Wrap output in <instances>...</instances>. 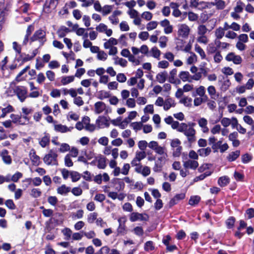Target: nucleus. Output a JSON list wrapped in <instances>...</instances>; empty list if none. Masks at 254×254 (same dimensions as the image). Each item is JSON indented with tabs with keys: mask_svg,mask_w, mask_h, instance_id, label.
<instances>
[{
	"mask_svg": "<svg viewBox=\"0 0 254 254\" xmlns=\"http://www.w3.org/2000/svg\"><path fill=\"white\" fill-rule=\"evenodd\" d=\"M195 51L199 54L201 59H205L206 58V55L204 51L197 44L195 45Z\"/></svg>",
	"mask_w": 254,
	"mask_h": 254,
	"instance_id": "36",
	"label": "nucleus"
},
{
	"mask_svg": "<svg viewBox=\"0 0 254 254\" xmlns=\"http://www.w3.org/2000/svg\"><path fill=\"white\" fill-rule=\"evenodd\" d=\"M42 194V192L39 189L33 188L31 190L30 195L34 198L40 197Z\"/></svg>",
	"mask_w": 254,
	"mask_h": 254,
	"instance_id": "38",
	"label": "nucleus"
},
{
	"mask_svg": "<svg viewBox=\"0 0 254 254\" xmlns=\"http://www.w3.org/2000/svg\"><path fill=\"white\" fill-rule=\"evenodd\" d=\"M184 167L185 169H196L198 167V163L196 160H189L184 162Z\"/></svg>",
	"mask_w": 254,
	"mask_h": 254,
	"instance_id": "11",
	"label": "nucleus"
},
{
	"mask_svg": "<svg viewBox=\"0 0 254 254\" xmlns=\"http://www.w3.org/2000/svg\"><path fill=\"white\" fill-rule=\"evenodd\" d=\"M71 31V30L68 28H67L64 26H62L58 30L57 33L60 38H63L65 36L66 33H69Z\"/></svg>",
	"mask_w": 254,
	"mask_h": 254,
	"instance_id": "18",
	"label": "nucleus"
},
{
	"mask_svg": "<svg viewBox=\"0 0 254 254\" xmlns=\"http://www.w3.org/2000/svg\"><path fill=\"white\" fill-rule=\"evenodd\" d=\"M84 211L82 209H79L76 213H72L71 217L73 219H80L83 217Z\"/></svg>",
	"mask_w": 254,
	"mask_h": 254,
	"instance_id": "40",
	"label": "nucleus"
},
{
	"mask_svg": "<svg viewBox=\"0 0 254 254\" xmlns=\"http://www.w3.org/2000/svg\"><path fill=\"white\" fill-rule=\"evenodd\" d=\"M137 112L136 111H131L129 112L128 117L124 119L123 122L126 123V125L127 126V125L130 122V121L135 118Z\"/></svg>",
	"mask_w": 254,
	"mask_h": 254,
	"instance_id": "34",
	"label": "nucleus"
},
{
	"mask_svg": "<svg viewBox=\"0 0 254 254\" xmlns=\"http://www.w3.org/2000/svg\"><path fill=\"white\" fill-rule=\"evenodd\" d=\"M22 176L23 175L21 172H17L12 176L11 180L14 182H17Z\"/></svg>",
	"mask_w": 254,
	"mask_h": 254,
	"instance_id": "61",
	"label": "nucleus"
},
{
	"mask_svg": "<svg viewBox=\"0 0 254 254\" xmlns=\"http://www.w3.org/2000/svg\"><path fill=\"white\" fill-rule=\"evenodd\" d=\"M177 69L176 68L173 69L170 72V76L169 77V81L170 83H174L175 82V76L177 74Z\"/></svg>",
	"mask_w": 254,
	"mask_h": 254,
	"instance_id": "45",
	"label": "nucleus"
},
{
	"mask_svg": "<svg viewBox=\"0 0 254 254\" xmlns=\"http://www.w3.org/2000/svg\"><path fill=\"white\" fill-rule=\"evenodd\" d=\"M96 123L99 128L103 126L106 127H109L110 124L109 123V119L104 116H100L96 121Z\"/></svg>",
	"mask_w": 254,
	"mask_h": 254,
	"instance_id": "9",
	"label": "nucleus"
},
{
	"mask_svg": "<svg viewBox=\"0 0 254 254\" xmlns=\"http://www.w3.org/2000/svg\"><path fill=\"white\" fill-rule=\"evenodd\" d=\"M118 221L119 222V225L117 229V233L118 234H121L122 235H124L126 233V226L125 224H121V218H119L118 219Z\"/></svg>",
	"mask_w": 254,
	"mask_h": 254,
	"instance_id": "30",
	"label": "nucleus"
},
{
	"mask_svg": "<svg viewBox=\"0 0 254 254\" xmlns=\"http://www.w3.org/2000/svg\"><path fill=\"white\" fill-rule=\"evenodd\" d=\"M0 110H1L2 112V114L0 115V118H4L7 114L14 111V109L13 106L10 104L5 108H2L0 107Z\"/></svg>",
	"mask_w": 254,
	"mask_h": 254,
	"instance_id": "14",
	"label": "nucleus"
},
{
	"mask_svg": "<svg viewBox=\"0 0 254 254\" xmlns=\"http://www.w3.org/2000/svg\"><path fill=\"white\" fill-rule=\"evenodd\" d=\"M195 92V94H193V96H195L196 95L202 96L205 93V89L204 86H200L196 89Z\"/></svg>",
	"mask_w": 254,
	"mask_h": 254,
	"instance_id": "41",
	"label": "nucleus"
},
{
	"mask_svg": "<svg viewBox=\"0 0 254 254\" xmlns=\"http://www.w3.org/2000/svg\"><path fill=\"white\" fill-rule=\"evenodd\" d=\"M200 201V197L198 195H194L190 197L189 204L190 205H195L197 204Z\"/></svg>",
	"mask_w": 254,
	"mask_h": 254,
	"instance_id": "35",
	"label": "nucleus"
},
{
	"mask_svg": "<svg viewBox=\"0 0 254 254\" xmlns=\"http://www.w3.org/2000/svg\"><path fill=\"white\" fill-rule=\"evenodd\" d=\"M158 23L157 21H152L149 22L147 24L146 26V28L147 30L150 31L152 30L155 28H156L157 26Z\"/></svg>",
	"mask_w": 254,
	"mask_h": 254,
	"instance_id": "54",
	"label": "nucleus"
},
{
	"mask_svg": "<svg viewBox=\"0 0 254 254\" xmlns=\"http://www.w3.org/2000/svg\"><path fill=\"white\" fill-rule=\"evenodd\" d=\"M23 55H25V57L23 58L22 62L20 63L18 66L22 65L25 63L31 61L34 59L33 56L32 55L30 56L29 55L26 54L25 53H23Z\"/></svg>",
	"mask_w": 254,
	"mask_h": 254,
	"instance_id": "46",
	"label": "nucleus"
},
{
	"mask_svg": "<svg viewBox=\"0 0 254 254\" xmlns=\"http://www.w3.org/2000/svg\"><path fill=\"white\" fill-rule=\"evenodd\" d=\"M215 4L218 9H223L225 7V2L223 0H218Z\"/></svg>",
	"mask_w": 254,
	"mask_h": 254,
	"instance_id": "64",
	"label": "nucleus"
},
{
	"mask_svg": "<svg viewBox=\"0 0 254 254\" xmlns=\"http://www.w3.org/2000/svg\"><path fill=\"white\" fill-rule=\"evenodd\" d=\"M190 73L188 71H181L179 74L180 78L183 81H187L189 79Z\"/></svg>",
	"mask_w": 254,
	"mask_h": 254,
	"instance_id": "48",
	"label": "nucleus"
},
{
	"mask_svg": "<svg viewBox=\"0 0 254 254\" xmlns=\"http://www.w3.org/2000/svg\"><path fill=\"white\" fill-rule=\"evenodd\" d=\"M145 217L143 215L138 212H132L130 214L129 220L131 222H135L138 220L147 221L149 219V216L147 214H144Z\"/></svg>",
	"mask_w": 254,
	"mask_h": 254,
	"instance_id": "6",
	"label": "nucleus"
},
{
	"mask_svg": "<svg viewBox=\"0 0 254 254\" xmlns=\"http://www.w3.org/2000/svg\"><path fill=\"white\" fill-rule=\"evenodd\" d=\"M142 151L136 152V153L135 158L138 160V161H140L146 157V154L145 152L143 150Z\"/></svg>",
	"mask_w": 254,
	"mask_h": 254,
	"instance_id": "55",
	"label": "nucleus"
},
{
	"mask_svg": "<svg viewBox=\"0 0 254 254\" xmlns=\"http://www.w3.org/2000/svg\"><path fill=\"white\" fill-rule=\"evenodd\" d=\"M70 176L71 178L72 182H76L80 180L81 175L76 171H71L70 172Z\"/></svg>",
	"mask_w": 254,
	"mask_h": 254,
	"instance_id": "33",
	"label": "nucleus"
},
{
	"mask_svg": "<svg viewBox=\"0 0 254 254\" xmlns=\"http://www.w3.org/2000/svg\"><path fill=\"white\" fill-rule=\"evenodd\" d=\"M236 219L233 216L229 217L225 222L226 225L228 229H232L234 226Z\"/></svg>",
	"mask_w": 254,
	"mask_h": 254,
	"instance_id": "29",
	"label": "nucleus"
},
{
	"mask_svg": "<svg viewBox=\"0 0 254 254\" xmlns=\"http://www.w3.org/2000/svg\"><path fill=\"white\" fill-rule=\"evenodd\" d=\"M98 164L97 167L99 169H104L106 167V158L100 155L98 157L97 160Z\"/></svg>",
	"mask_w": 254,
	"mask_h": 254,
	"instance_id": "22",
	"label": "nucleus"
},
{
	"mask_svg": "<svg viewBox=\"0 0 254 254\" xmlns=\"http://www.w3.org/2000/svg\"><path fill=\"white\" fill-rule=\"evenodd\" d=\"M215 35L217 37V39H221L224 35V29L221 27L217 28L215 31Z\"/></svg>",
	"mask_w": 254,
	"mask_h": 254,
	"instance_id": "47",
	"label": "nucleus"
},
{
	"mask_svg": "<svg viewBox=\"0 0 254 254\" xmlns=\"http://www.w3.org/2000/svg\"><path fill=\"white\" fill-rule=\"evenodd\" d=\"M94 107L96 113L99 114L105 110L106 105L104 102L98 101L95 103Z\"/></svg>",
	"mask_w": 254,
	"mask_h": 254,
	"instance_id": "13",
	"label": "nucleus"
},
{
	"mask_svg": "<svg viewBox=\"0 0 254 254\" xmlns=\"http://www.w3.org/2000/svg\"><path fill=\"white\" fill-rule=\"evenodd\" d=\"M112 183L115 190L117 191L123 190L125 187V184L123 180L120 178H115L112 180Z\"/></svg>",
	"mask_w": 254,
	"mask_h": 254,
	"instance_id": "7",
	"label": "nucleus"
},
{
	"mask_svg": "<svg viewBox=\"0 0 254 254\" xmlns=\"http://www.w3.org/2000/svg\"><path fill=\"white\" fill-rule=\"evenodd\" d=\"M217 47H215V44L211 43L207 47L206 51L208 54H212L217 52Z\"/></svg>",
	"mask_w": 254,
	"mask_h": 254,
	"instance_id": "31",
	"label": "nucleus"
},
{
	"mask_svg": "<svg viewBox=\"0 0 254 254\" xmlns=\"http://www.w3.org/2000/svg\"><path fill=\"white\" fill-rule=\"evenodd\" d=\"M57 157L58 154L54 152L52 149H51L49 153L46 154L43 158V161L47 165H58Z\"/></svg>",
	"mask_w": 254,
	"mask_h": 254,
	"instance_id": "4",
	"label": "nucleus"
},
{
	"mask_svg": "<svg viewBox=\"0 0 254 254\" xmlns=\"http://www.w3.org/2000/svg\"><path fill=\"white\" fill-rule=\"evenodd\" d=\"M98 213L97 212H93L90 213L88 216L87 220L89 223H92L97 219Z\"/></svg>",
	"mask_w": 254,
	"mask_h": 254,
	"instance_id": "50",
	"label": "nucleus"
},
{
	"mask_svg": "<svg viewBox=\"0 0 254 254\" xmlns=\"http://www.w3.org/2000/svg\"><path fill=\"white\" fill-rule=\"evenodd\" d=\"M46 32L41 29L36 30L32 37L30 38V44L34 41L39 40L40 43V46L44 45L46 39Z\"/></svg>",
	"mask_w": 254,
	"mask_h": 254,
	"instance_id": "3",
	"label": "nucleus"
},
{
	"mask_svg": "<svg viewBox=\"0 0 254 254\" xmlns=\"http://www.w3.org/2000/svg\"><path fill=\"white\" fill-rule=\"evenodd\" d=\"M5 205L9 209L14 210L16 208V205L12 199H9L5 201Z\"/></svg>",
	"mask_w": 254,
	"mask_h": 254,
	"instance_id": "43",
	"label": "nucleus"
},
{
	"mask_svg": "<svg viewBox=\"0 0 254 254\" xmlns=\"http://www.w3.org/2000/svg\"><path fill=\"white\" fill-rule=\"evenodd\" d=\"M70 188L66 187L65 185H62L57 189V192L61 195H66L70 191Z\"/></svg>",
	"mask_w": 254,
	"mask_h": 254,
	"instance_id": "17",
	"label": "nucleus"
},
{
	"mask_svg": "<svg viewBox=\"0 0 254 254\" xmlns=\"http://www.w3.org/2000/svg\"><path fill=\"white\" fill-rule=\"evenodd\" d=\"M111 122L114 126H119L122 129H124L126 127V125H124L123 121L122 122L121 117L117 118L116 119L112 120Z\"/></svg>",
	"mask_w": 254,
	"mask_h": 254,
	"instance_id": "26",
	"label": "nucleus"
},
{
	"mask_svg": "<svg viewBox=\"0 0 254 254\" xmlns=\"http://www.w3.org/2000/svg\"><path fill=\"white\" fill-rule=\"evenodd\" d=\"M163 166V163L159 162L158 161H156L153 168V171L155 172H161Z\"/></svg>",
	"mask_w": 254,
	"mask_h": 254,
	"instance_id": "51",
	"label": "nucleus"
},
{
	"mask_svg": "<svg viewBox=\"0 0 254 254\" xmlns=\"http://www.w3.org/2000/svg\"><path fill=\"white\" fill-rule=\"evenodd\" d=\"M110 97V94L108 92L104 90H100L98 92V98L100 100H103L104 99L108 98Z\"/></svg>",
	"mask_w": 254,
	"mask_h": 254,
	"instance_id": "37",
	"label": "nucleus"
},
{
	"mask_svg": "<svg viewBox=\"0 0 254 254\" xmlns=\"http://www.w3.org/2000/svg\"><path fill=\"white\" fill-rule=\"evenodd\" d=\"M105 199V195L102 193H97L94 197V200L100 202H102Z\"/></svg>",
	"mask_w": 254,
	"mask_h": 254,
	"instance_id": "58",
	"label": "nucleus"
},
{
	"mask_svg": "<svg viewBox=\"0 0 254 254\" xmlns=\"http://www.w3.org/2000/svg\"><path fill=\"white\" fill-rule=\"evenodd\" d=\"M252 159V156L248 153H246L242 156V161L244 164L249 163Z\"/></svg>",
	"mask_w": 254,
	"mask_h": 254,
	"instance_id": "44",
	"label": "nucleus"
},
{
	"mask_svg": "<svg viewBox=\"0 0 254 254\" xmlns=\"http://www.w3.org/2000/svg\"><path fill=\"white\" fill-rule=\"evenodd\" d=\"M71 192L75 196H79L82 193V190L79 187H74L71 190Z\"/></svg>",
	"mask_w": 254,
	"mask_h": 254,
	"instance_id": "62",
	"label": "nucleus"
},
{
	"mask_svg": "<svg viewBox=\"0 0 254 254\" xmlns=\"http://www.w3.org/2000/svg\"><path fill=\"white\" fill-rule=\"evenodd\" d=\"M50 136L49 133H45L40 141H39L40 145L43 148L50 144Z\"/></svg>",
	"mask_w": 254,
	"mask_h": 254,
	"instance_id": "16",
	"label": "nucleus"
},
{
	"mask_svg": "<svg viewBox=\"0 0 254 254\" xmlns=\"http://www.w3.org/2000/svg\"><path fill=\"white\" fill-rule=\"evenodd\" d=\"M121 14V11L120 10H115L113 12V14L109 16V19L111 22L112 24H117L119 22V19L116 17V16L118 15H120Z\"/></svg>",
	"mask_w": 254,
	"mask_h": 254,
	"instance_id": "25",
	"label": "nucleus"
},
{
	"mask_svg": "<svg viewBox=\"0 0 254 254\" xmlns=\"http://www.w3.org/2000/svg\"><path fill=\"white\" fill-rule=\"evenodd\" d=\"M211 152V148L209 147H207L205 148H200L197 150V153L201 157L207 156Z\"/></svg>",
	"mask_w": 254,
	"mask_h": 254,
	"instance_id": "24",
	"label": "nucleus"
},
{
	"mask_svg": "<svg viewBox=\"0 0 254 254\" xmlns=\"http://www.w3.org/2000/svg\"><path fill=\"white\" fill-rule=\"evenodd\" d=\"M178 131L183 132L187 137L188 142L190 146L196 141L195 130L192 127L188 128V126L186 123H181L180 127L178 128Z\"/></svg>",
	"mask_w": 254,
	"mask_h": 254,
	"instance_id": "2",
	"label": "nucleus"
},
{
	"mask_svg": "<svg viewBox=\"0 0 254 254\" xmlns=\"http://www.w3.org/2000/svg\"><path fill=\"white\" fill-rule=\"evenodd\" d=\"M240 151L239 150H236L231 152L227 157V160L229 162H233L235 161L240 156Z\"/></svg>",
	"mask_w": 254,
	"mask_h": 254,
	"instance_id": "21",
	"label": "nucleus"
},
{
	"mask_svg": "<svg viewBox=\"0 0 254 254\" xmlns=\"http://www.w3.org/2000/svg\"><path fill=\"white\" fill-rule=\"evenodd\" d=\"M180 102L183 103L186 107H190L191 106L192 99L185 97L182 99Z\"/></svg>",
	"mask_w": 254,
	"mask_h": 254,
	"instance_id": "39",
	"label": "nucleus"
},
{
	"mask_svg": "<svg viewBox=\"0 0 254 254\" xmlns=\"http://www.w3.org/2000/svg\"><path fill=\"white\" fill-rule=\"evenodd\" d=\"M82 177L86 181L90 182L92 181L91 174L88 171L83 172Z\"/></svg>",
	"mask_w": 254,
	"mask_h": 254,
	"instance_id": "59",
	"label": "nucleus"
},
{
	"mask_svg": "<svg viewBox=\"0 0 254 254\" xmlns=\"http://www.w3.org/2000/svg\"><path fill=\"white\" fill-rule=\"evenodd\" d=\"M168 73L166 71L160 72L156 75V79L160 83H164L167 79Z\"/></svg>",
	"mask_w": 254,
	"mask_h": 254,
	"instance_id": "20",
	"label": "nucleus"
},
{
	"mask_svg": "<svg viewBox=\"0 0 254 254\" xmlns=\"http://www.w3.org/2000/svg\"><path fill=\"white\" fill-rule=\"evenodd\" d=\"M54 129L56 131L62 133H64L70 130L66 126L62 124L55 125Z\"/></svg>",
	"mask_w": 254,
	"mask_h": 254,
	"instance_id": "27",
	"label": "nucleus"
},
{
	"mask_svg": "<svg viewBox=\"0 0 254 254\" xmlns=\"http://www.w3.org/2000/svg\"><path fill=\"white\" fill-rule=\"evenodd\" d=\"M3 162L6 164H10L12 162V159L10 155H8V151L6 149L2 150L0 154Z\"/></svg>",
	"mask_w": 254,
	"mask_h": 254,
	"instance_id": "12",
	"label": "nucleus"
},
{
	"mask_svg": "<svg viewBox=\"0 0 254 254\" xmlns=\"http://www.w3.org/2000/svg\"><path fill=\"white\" fill-rule=\"evenodd\" d=\"M168 38L165 36L160 37L159 41V45L161 48L166 47Z\"/></svg>",
	"mask_w": 254,
	"mask_h": 254,
	"instance_id": "56",
	"label": "nucleus"
},
{
	"mask_svg": "<svg viewBox=\"0 0 254 254\" xmlns=\"http://www.w3.org/2000/svg\"><path fill=\"white\" fill-rule=\"evenodd\" d=\"M48 202L51 205L56 206L58 202V199L56 196H49L48 197Z\"/></svg>",
	"mask_w": 254,
	"mask_h": 254,
	"instance_id": "49",
	"label": "nucleus"
},
{
	"mask_svg": "<svg viewBox=\"0 0 254 254\" xmlns=\"http://www.w3.org/2000/svg\"><path fill=\"white\" fill-rule=\"evenodd\" d=\"M113 6L110 5H105L104 6L102 10L103 15H106L109 14L112 10Z\"/></svg>",
	"mask_w": 254,
	"mask_h": 254,
	"instance_id": "53",
	"label": "nucleus"
},
{
	"mask_svg": "<svg viewBox=\"0 0 254 254\" xmlns=\"http://www.w3.org/2000/svg\"><path fill=\"white\" fill-rule=\"evenodd\" d=\"M65 165L67 167H71L73 166V163L70 158L69 154H67L64 157Z\"/></svg>",
	"mask_w": 254,
	"mask_h": 254,
	"instance_id": "63",
	"label": "nucleus"
},
{
	"mask_svg": "<svg viewBox=\"0 0 254 254\" xmlns=\"http://www.w3.org/2000/svg\"><path fill=\"white\" fill-rule=\"evenodd\" d=\"M74 80V76H63L61 79V83L63 85H65L69 83L73 82Z\"/></svg>",
	"mask_w": 254,
	"mask_h": 254,
	"instance_id": "32",
	"label": "nucleus"
},
{
	"mask_svg": "<svg viewBox=\"0 0 254 254\" xmlns=\"http://www.w3.org/2000/svg\"><path fill=\"white\" fill-rule=\"evenodd\" d=\"M207 29L204 25H200L198 27V34L199 35H205Z\"/></svg>",
	"mask_w": 254,
	"mask_h": 254,
	"instance_id": "57",
	"label": "nucleus"
},
{
	"mask_svg": "<svg viewBox=\"0 0 254 254\" xmlns=\"http://www.w3.org/2000/svg\"><path fill=\"white\" fill-rule=\"evenodd\" d=\"M30 156V158L33 165L37 166L40 165L41 163L40 158L38 155L36 154V151L34 149H33L31 150Z\"/></svg>",
	"mask_w": 254,
	"mask_h": 254,
	"instance_id": "10",
	"label": "nucleus"
},
{
	"mask_svg": "<svg viewBox=\"0 0 254 254\" xmlns=\"http://www.w3.org/2000/svg\"><path fill=\"white\" fill-rule=\"evenodd\" d=\"M176 106V103L172 98L169 97L166 99L164 102V109L165 111H167L170 109L171 107H175Z\"/></svg>",
	"mask_w": 254,
	"mask_h": 254,
	"instance_id": "15",
	"label": "nucleus"
},
{
	"mask_svg": "<svg viewBox=\"0 0 254 254\" xmlns=\"http://www.w3.org/2000/svg\"><path fill=\"white\" fill-rule=\"evenodd\" d=\"M14 92L17 96L18 99L21 102H23L28 97L27 88L23 86H16Z\"/></svg>",
	"mask_w": 254,
	"mask_h": 254,
	"instance_id": "5",
	"label": "nucleus"
},
{
	"mask_svg": "<svg viewBox=\"0 0 254 254\" xmlns=\"http://www.w3.org/2000/svg\"><path fill=\"white\" fill-rule=\"evenodd\" d=\"M154 244L152 241H147L144 246V250L146 252L152 251L154 250Z\"/></svg>",
	"mask_w": 254,
	"mask_h": 254,
	"instance_id": "28",
	"label": "nucleus"
},
{
	"mask_svg": "<svg viewBox=\"0 0 254 254\" xmlns=\"http://www.w3.org/2000/svg\"><path fill=\"white\" fill-rule=\"evenodd\" d=\"M190 31L189 27L185 24H181L178 30V35L183 38H187L188 37Z\"/></svg>",
	"mask_w": 254,
	"mask_h": 254,
	"instance_id": "8",
	"label": "nucleus"
},
{
	"mask_svg": "<svg viewBox=\"0 0 254 254\" xmlns=\"http://www.w3.org/2000/svg\"><path fill=\"white\" fill-rule=\"evenodd\" d=\"M63 234L66 237L65 239L66 240H69L71 237L72 234L71 230L68 228H65L62 231Z\"/></svg>",
	"mask_w": 254,
	"mask_h": 254,
	"instance_id": "42",
	"label": "nucleus"
},
{
	"mask_svg": "<svg viewBox=\"0 0 254 254\" xmlns=\"http://www.w3.org/2000/svg\"><path fill=\"white\" fill-rule=\"evenodd\" d=\"M55 217L50 218L45 222V229L48 232H50L55 227L63 224L64 219L62 213L56 212Z\"/></svg>",
	"mask_w": 254,
	"mask_h": 254,
	"instance_id": "1",
	"label": "nucleus"
},
{
	"mask_svg": "<svg viewBox=\"0 0 254 254\" xmlns=\"http://www.w3.org/2000/svg\"><path fill=\"white\" fill-rule=\"evenodd\" d=\"M152 56L156 59H159L161 55V52L156 47H154L151 49Z\"/></svg>",
	"mask_w": 254,
	"mask_h": 254,
	"instance_id": "52",
	"label": "nucleus"
},
{
	"mask_svg": "<svg viewBox=\"0 0 254 254\" xmlns=\"http://www.w3.org/2000/svg\"><path fill=\"white\" fill-rule=\"evenodd\" d=\"M230 183V179L227 176H223L220 177L218 180V184L221 187L226 186Z\"/></svg>",
	"mask_w": 254,
	"mask_h": 254,
	"instance_id": "23",
	"label": "nucleus"
},
{
	"mask_svg": "<svg viewBox=\"0 0 254 254\" xmlns=\"http://www.w3.org/2000/svg\"><path fill=\"white\" fill-rule=\"evenodd\" d=\"M10 117L12 119V122L14 124L18 123V124L20 125H24L26 124L25 122H22V117L21 115L12 114L10 115Z\"/></svg>",
	"mask_w": 254,
	"mask_h": 254,
	"instance_id": "19",
	"label": "nucleus"
},
{
	"mask_svg": "<svg viewBox=\"0 0 254 254\" xmlns=\"http://www.w3.org/2000/svg\"><path fill=\"white\" fill-rule=\"evenodd\" d=\"M237 6L235 7V11L236 13H241L243 11V5H244V4L241 0H239L237 2Z\"/></svg>",
	"mask_w": 254,
	"mask_h": 254,
	"instance_id": "60",
	"label": "nucleus"
}]
</instances>
